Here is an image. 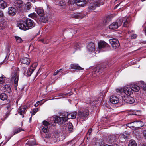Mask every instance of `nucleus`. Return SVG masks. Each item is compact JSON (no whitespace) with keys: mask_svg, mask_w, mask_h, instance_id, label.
I'll return each mask as SVG.
<instances>
[{"mask_svg":"<svg viewBox=\"0 0 146 146\" xmlns=\"http://www.w3.org/2000/svg\"><path fill=\"white\" fill-rule=\"evenodd\" d=\"M23 130H24L23 129L21 128H16L14 129V130L13 135H15V134H17Z\"/></svg>","mask_w":146,"mask_h":146,"instance_id":"28","label":"nucleus"},{"mask_svg":"<svg viewBox=\"0 0 146 146\" xmlns=\"http://www.w3.org/2000/svg\"><path fill=\"white\" fill-rule=\"evenodd\" d=\"M142 146H146L145 145H142Z\"/></svg>","mask_w":146,"mask_h":146,"instance_id":"64","label":"nucleus"},{"mask_svg":"<svg viewBox=\"0 0 146 146\" xmlns=\"http://www.w3.org/2000/svg\"><path fill=\"white\" fill-rule=\"evenodd\" d=\"M103 72V69L102 68H100L98 67L96 68L94 71L93 74V76L94 77H95L96 76H98Z\"/></svg>","mask_w":146,"mask_h":146,"instance_id":"12","label":"nucleus"},{"mask_svg":"<svg viewBox=\"0 0 146 146\" xmlns=\"http://www.w3.org/2000/svg\"><path fill=\"white\" fill-rule=\"evenodd\" d=\"M14 55L13 53H11L9 55L8 59L10 61H13L14 59Z\"/></svg>","mask_w":146,"mask_h":146,"instance_id":"33","label":"nucleus"},{"mask_svg":"<svg viewBox=\"0 0 146 146\" xmlns=\"http://www.w3.org/2000/svg\"><path fill=\"white\" fill-rule=\"evenodd\" d=\"M40 101L37 102L35 105V107H37L38 106V105L40 104Z\"/></svg>","mask_w":146,"mask_h":146,"instance_id":"56","label":"nucleus"},{"mask_svg":"<svg viewBox=\"0 0 146 146\" xmlns=\"http://www.w3.org/2000/svg\"><path fill=\"white\" fill-rule=\"evenodd\" d=\"M89 115L88 111H84L83 112H78V115L81 119H84V117L88 116Z\"/></svg>","mask_w":146,"mask_h":146,"instance_id":"17","label":"nucleus"},{"mask_svg":"<svg viewBox=\"0 0 146 146\" xmlns=\"http://www.w3.org/2000/svg\"><path fill=\"white\" fill-rule=\"evenodd\" d=\"M71 67L75 69L82 70L83 69L77 64H72L71 65Z\"/></svg>","mask_w":146,"mask_h":146,"instance_id":"24","label":"nucleus"},{"mask_svg":"<svg viewBox=\"0 0 146 146\" xmlns=\"http://www.w3.org/2000/svg\"><path fill=\"white\" fill-rule=\"evenodd\" d=\"M123 99L125 102L127 103L132 104L135 102L133 98L129 96H125L123 98Z\"/></svg>","mask_w":146,"mask_h":146,"instance_id":"8","label":"nucleus"},{"mask_svg":"<svg viewBox=\"0 0 146 146\" xmlns=\"http://www.w3.org/2000/svg\"><path fill=\"white\" fill-rule=\"evenodd\" d=\"M109 41L112 47L114 49H116L120 45L119 41L116 39H110L109 40Z\"/></svg>","mask_w":146,"mask_h":146,"instance_id":"5","label":"nucleus"},{"mask_svg":"<svg viewBox=\"0 0 146 146\" xmlns=\"http://www.w3.org/2000/svg\"><path fill=\"white\" fill-rule=\"evenodd\" d=\"M117 5H116V6H115V8H116L117 7Z\"/></svg>","mask_w":146,"mask_h":146,"instance_id":"63","label":"nucleus"},{"mask_svg":"<svg viewBox=\"0 0 146 146\" xmlns=\"http://www.w3.org/2000/svg\"><path fill=\"white\" fill-rule=\"evenodd\" d=\"M42 127H43L42 129V131L44 133H47L48 131V127L43 126Z\"/></svg>","mask_w":146,"mask_h":146,"instance_id":"35","label":"nucleus"},{"mask_svg":"<svg viewBox=\"0 0 146 146\" xmlns=\"http://www.w3.org/2000/svg\"><path fill=\"white\" fill-rule=\"evenodd\" d=\"M4 88L5 91L10 93L11 92V88L9 84H6L4 86Z\"/></svg>","mask_w":146,"mask_h":146,"instance_id":"25","label":"nucleus"},{"mask_svg":"<svg viewBox=\"0 0 146 146\" xmlns=\"http://www.w3.org/2000/svg\"><path fill=\"white\" fill-rule=\"evenodd\" d=\"M88 0H76L75 3L76 5L81 7L85 6L88 3Z\"/></svg>","mask_w":146,"mask_h":146,"instance_id":"7","label":"nucleus"},{"mask_svg":"<svg viewBox=\"0 0 146 146\" xmlns=\"http://www.w3.org/2000/svg\"><path fill=\"white\" fill-rule=\"evenodd\" d=\"M26 109V107L25 106L20 107L18 109V113L20 115H22L23 118L24 117V114L25 113V111Z\"/></svg>","mask_w":146,"mask_h":146,"instance_id":"14","label":"nucleus"},{"mask_svg":"<svg viewBox=\"0 0 146 146\" xmlns=\"http://www.w3.org/2000/svg\"><path fill=\"white\" fill-rule=\"evenodd\" d=\"M123 92L126 94V96L130 95L132 93L131 88H129L127 87H124L123 88Z\"/></svg>","mask_w":146,"mask_h":146,"instance_id":"13","label":"nucleus"},{"mask_svg":"<svg viewBox=\"0 0 146 146\" xmlns=\"http://www.w3.org/2000/svg\"><path fill=\"white\" fill-rule=\"evenodd\" d=\"M29 55L27 54H25L20 60L21 63L26 65H29L30 62Z\"/></svg>","mask_w":146,"mask_h":146,"instance_id":"4","label":"nucleus"},{"mask_svg":"<svg viewBox=\"0 0 146 146\" xmlns=\"http://www.w3.org/2000/svg\"><path fill=\"white\" fill-rule=\"evenodd\" d=\"M131 88L132 91L133 90L135 92H138L140 89L139 86L136 84H132L131 85Z\"/></svg>","mask_w":146,"mask_h":146,"instance_id":"22","label":"nucleus"},{"mask_svg":"<svg viewBox=\"0 0 146 146\" xmlns=\"http://www.w3.org/2000/svg\"><path fill=\"white\" fill-rule=\"evenodd\" d=\"M141 84H143V82H141ZM141 87L143 88L145 90H146V85L145 84H143L141 86Z\"/></svg>","mask_w":146,"mask_h":146,"instance_id":"49","label":"nucleus"},{"mask_svg":"<svg viewBox=\"0 0 146 146\" xmlns=\"http://www.w3.org/2000/svg\"><path fill=\"white\" fill-rule=\"evenodd\" d=\"M99 6V5L94 3L90 4L88 7L89 11L94 10L97 7Z\"/></svg>","mask_w":146,"mask_h":146,"instance_id":"21","label":"nucleus"},{"mask_svg":"<svg viewBox=\"0 0 146 146\" xmlns=\"http://www.w3.org/2000/svg\"><path fill=\"white\" fill-rule=\"evenodd\" d=\"M63 70H64L63 69H60L59 70H57L56 72L54 73L53 74V75L54 76H56V75H57L58 74L60 71H62Z\"/></svg>","mask_w":146,"mask_h":146,"instance_id":"44","label":"nucleus"},{"mask_svg":"<svg viewBox=\"0 0 146 146\" xmlns=\"http://www.w3.org/2000/svg\"><path fill=\"white\" fill-rule=\"evenodd\" d=\"M137 35L136 34H134L132 35L131 36V38L132 39H135L137 37Z\"/></svg>","mask_w":146,"mask_h":146,"instance_id":"48","label":"nucleus"},{"mask_svg":"<svg viewBox=\"0 0 146 146\" xmlns=\"http://www.w3.org/2000/svg\"><path fill=\"white\" fill-rule=\"evenodd\" d=\"M4 16L3 12L1 10H0V18Z\"/></svg>","mask_w":146,"mask_h":146,"instance_id":"51","label":"nucleus"},{"mask_svg":"<svg viewBox=\"0 0 146 146\" xmlns=\"http://www.w3.org/2000/svg\"><path fill=\"white\" fill-rule=\"evenodd\" d=\"M34 70V69H32L31 67L29 68L27 70L26 72L27 76H30L33 71Z\"/></svg>","mask_w":146,"mask_h":146,"instance_id":"27","label":"nucleus"},{"mask_svg":"<svg viewBox=\"0 0 146 146\" xmlns=\"http://www.w3.org/2000/svg\"><path fill=\"white\" fill-rule=\"evenodd\" d=\"M7 98V96L4 93H1L0 94V99L2 100H6Z\"/></svg>","mask_w":146,"mask_h":146,"instance_id":"26","label":"nucleus"},{"mask_svg":"<svg viewBox=\"0 0 146 146\" xmlns=\"http://www.w3.org/2000/svg\"><path fill=\"white\" fill-rule=\"evenodd\" d=\"M36 11L40 16L43 17L44 15L43 10L42 8L39 7L36 8Z\"/></svg>","mask_w":146,"mask_h":146,"instance_id":"19","label":"nucleus"},{"mask_svg":"<svg viewBox=\"0 0 146 146\" xmlns=\"http://www.w3.org/2000/svg\"><path fill=\"white\" fill-rule=\"evenodd\" d=\"M132 123H130L127 124V126L131 128L132 127Z\"/></svg>","mask_w":146,"mask_h":146,"instance_id":"55","label":"nucleus"},{"mask_svg":"<svg viewBox=\"0 0 146 146\" xmlns=\"http://www.w3.org/2000/svg\"><path fill=\"white\" fill-rule=\"evenodd\" d=\"M19 69L17 68H14L11 75V80L14 81V87L16 90L17 89L19 77Z\"/></svg>","mask_w":146,"mask_h":146,"instance_id":"1","label":"nucleus"},{"mask_svg":"<svg viewBox=\"0 0 146 146\" xmlns=\"http://www.w3.org/2000/svg\"><path fill=\"white\" fill-rule=\"evenodd\" d=\"M4 78H5V77H4ZM4 79V78L3 76L0 77V83L2 82L3 81V80Z\"/></svg>","mask_w":146,"mask_h":146,"instance_id":"54","label":"nucleus"},{"mask_svg":"<svg viewBox=\"0 0 146 146\" xmlns=\"http://www.w3.org/2000/svg\"><path fill=\"white\" fill-rule=\"evenodd\" d=\"M28 16L29 17L34 19V18H35L36 17L37 15L35 13H33L29 14Z\"/></svg>","mask_w":146,"mask_h":146,"instance_id":"36","label":"nucleus"},{"mask_svg":"<svg viewBox=\"0 0 146 146\" xmlns=\"http://www.w3.org/2000/svg\"><path fill=\"white\" fill-rule=\"evenodd\" d=\"M69 131L72 132L73 131V126L72 123L69 122L67 124Z\"/></svg>","mask_w":146,"mask_h":146,"instance_id":"29","label":"nucleus"},{"mask_svg":"<svg viewBox=\"0 0 146 146\" xmlns=\"http://www.w3.org/2000/svg\"><path fill=\"white\" fill-rule=\"evenodd\" d=\"M41 20L42 22L44 23H46L47 21V18L46 17H42Z\"/></svg>","mask_w":146,"mask_h":146,"instance_id":"43","label":"nucleus"},{"mask_svg":"<svg viewBox=\"0 0 146 146\" xmlns=\"http://www.w3.org/2000/svg\"><path fill=\"white\" fill-rule=\"evenodd\" d=\"M116 91L117 92L120 93L121 91V90L120 89H116Z\"/></svg>","mask_w":146,"mask_h":146,"instance_id":"57","label":"nucleus"},{"mask_svg":"<svg viewBox=\"0 0 146 146\" xmlns=\"http://www.w3.org/2000/svg\"><path fill=\"white\" fill-rule=\"evenodd\" d=\"M123 20L121 19H118L115 22H113L109 26L110 29H117L122 24Z\"/></svg>","mask_w":146,"mask_h":146,"instance_id":"2","label":"nucleus"},{"mask_svg":"<svg viewBox=\"0 0 146 146\" xmlns=\"http://www.w3.org/2000/svg\"><path fill=\"white\" fill-rule=\"evenodd\" d=\"M77 113L74 112L70 113L68 114L67 113H62V115L65 116V117L67 118V120L68 119H74L76 117Z\"/></svg>","mask_w":146,"mask_h":146,"instance_id":"6","label":"nucleus"},{"mask_svg":"<svg viewBox=\"0 0 146 146\" xmlns=\"http://www.w3.org/2000/svg\"><path fill=\"white\" fill-rule=\"evenodd\" d=\"M26 7L27 9H30L31 7V3L29 2L27 3L26 4Z\"/></svg>","mask_w":146,"mask_h":146,"instance_id":"37","label":"nucleus"},{"mask_svg":"<svg viewBox=\"0 0 146 146\" xmlns=\"http://www.w3.org/2000/svg\"><path fill=\"white\" fill-rule=\"evenodd\" d=\"M14 6L17 8H21L23 4V1L21 0H15L14 2Z\"/></svg>","mask_w":146,"mask_h":146,"instance_id":"18","label":"nucleus"},{"mask_svg":"<svg viewBox=\"0 0 146 146\" xmlns=\"http://www.w3.org/2000/svg\"><path fill=\"white\" fill-rule=\"evenodd\" d=\"M25 23L27 27V29H30L34 27V23L33 20L29 19H27L25 21Z\"/></svg>","mask_w":146,"mask_h":146,"instance_id":"10","label":"nucleus"},{"mask_svg":"<svg viewBox=\"0 0 146 146\" xmlns=\"http://www.w3.org/2000/svg\"><path fill=\"white\" fill-rule=\"evenodd\" d=\"M136 123L139 125L138 127H141L144 125L143 122L141 121H137Z\"/></svg>","mask_w":146,"mask_h":146,"instance_id":"39","label":"nucleus"},{"mask_svg":"<svg viewBox=\"0 0 146 146\" xmlns=\"http://www.w3.org/2000/svg\"><path fill=\"white\" fill-rule=\"evenodd\" d=\"M59 3L61 6H63L65 4V2L63 0H61L59 2Z\"/></svg>","mask_w":146,"mask_h":146,"instance_id":"45","label":"nucleus"},{"mask_svg":"<svg viewBox=\"0 0 146 146\" xmlns=\"http://www.w3.org/2000/svg\"><path fill=\"white\" fill-rule=\"evenodd\" d=\"M95 46L94 44L91 42L89 43L87 47V50L89 52H93L95 50Z\"/></svg>","mask_w":146,"mask_h":146,"instance_id":"11","label":"nucleus"},{"mask_svg":"<svg viewBox=\"0 0 146 146\" xmlns=\"http://www.w3.org/2000/svg\"><path fill=\"white\" fill-rule=\"evenodd\" d=\"M18 26L19 28L23 30H28L27 27V25L25 22L23 21H21L19 22L18 24Z\"/></svg>","mask_w":146,"mask_h":146,"instance_id":"9","label":"nucleus"},{"mask_svg":"<svg viewBox=\"0 0 146 146\" xmlns=\"http://www.w3.org/2000/svg\"><path fill=\"white\" fill-rule=\"evenodd\" d=\"M7 3L3 0L0 1V8L3 9L7 6Z\"/></svg>","mask_w":146,"mask_h":146,"instance_id":"23","label":"nucleus"},{"mask_svg":"<svg viewBox=\"0 0 146 146\" xmlns=\"http://www.w3.org/2000/svg\"><path fill=\"white\" fill-rule=\"evenodd\" d=\"M91 132H92V129H89V130L87 133V135L90 136Z\"/></svg>","mask_w":146,"mask_h":146,"instance_id":"50","label":"nucleus"},{"mask_svg":"<svg viewBox=\"0 0 146 146\" xmlns=\"http://www.w3.org/2000/svg\"><path fill=\"white\" fill-rule=\"evenodd\" d=\"M128 146H137V145L135 141L131 140L129 141Z\"/></svg>","mask_w":146,"mask_h":146,"instance_id":"31","label":"nucleus"},{"mask_svg":"<svg viewBox=\"0 0 146 146\" xmlns=\"http://www.w3.org/2000/svg\"><path fill=\"white\" fill-rule=\"evenodd\" d=\"M28 0L29 1H30L33 2H34L35 1V0Z\"/></svg>","mask_w":146,"mask_h":146,"instance_id":"61","label":"nucleus"},{"mask_svg":"<svg viewBox=\"0 0 146 146\" xmlns=\"http://www.w3.org/2000/svg\"><path fill=\"white\" fill-rule=\"evenodd\" d=\"M128 134L126 132L123 133L120 135V137L121 138L126 139L128 137Z\"/></svg>","mask_w":146,"mask_h":146,"instance_id":"34","label":"nucleus"},{"mask_svg":"<svg viewBox=\"0 0 146 146\" xmlns=\"http://www.w3.org/2000/svg\"><path fill=\"white\" fill-rule=\"evenodd\" d=\"M119 100L118 97L115 96H112L110 99V102L113 104H115L118 103Z\"/></svg>","mask_w":146,"mask_h":146,"instance_id":"15","label":"nucleus"},{"mask_svg":"<svg viewBox=\"0 0 146 146\" xmlns=\"http://www.w3.org/2000/svg\"><path fill=\"white\" fill-rule=\"evenodd\" d=\"M14 37L17 43H21L23 41V40L20 37L15 36Z\"/></svg>","mask_w":146,"mask_h":146,"instance_id":"32","label":"nucleus"},{"mask_svg":"<svg viewBox=\"0 0 146 146\" xmlns=\"http://www.w3.org/2000/svg\"><path fill=\"white\" fill-rule=\"evenodd\" d=\"M46 137L47 138H49L51 137L50 135L48 134H46Z\"/></svg>","mask_w":146,"mask_h":146,"instance_id":"59","label":"nucleus"},{"mask_svg":"<svg viewBox=\"0 0 146 146\" xmlns=\"http://www.w3.org/2000/svg\"><path fill=\"white\" fill-rule=\"evenodd\" d=\"M60 115L62 116V117H55L54 120V122L55 123L63 124L67 120V118L66 117H65V116H63L62 115V113Z\"/></svg>","mask_w":146,"mask_h":146,"instance_id":"3","label":"nucleus"},{"mask_svg":"<svg viewBox=\"0 0 146 146\" xmlns=\"http://www.w3.org/2000/svg\"><path fill=\"white\" fill-rule=\"evenodd\" d=\"M37 64L36 63L33 64L30 67H31V68H32L33 67H34L35 68H33V69H35V68L37 66Z\"/></svg>","mask_w":146,"mask_h":146,"instance_id":"52","label":"nucleus"},{"mask_svg":"<svg viewBox=\"0 0 146 146\" xmlns=\"http://www.w3.org/2000/svg\"><path fill=\"white\" fill-rule=\"evenodd\" d=\"M143 134L145 138L146 139V130H144L143 131Z\"/></svg>","mask_w":146,"mask_h":146,"instance_id":"53","label":"nucleus"},{"mask_svg":"<svg viewBox=\"0 0 146 146\" xmlns=\"http://www.w3.org/2000/svg\"><path fill=\"white\" fill-rule=\"evenodd\" d=\"M111 20L110 17V16H108L106 18V19L104 20V21L106 23H108Z\"/></svg>","mask_w":146,"mask_h":146,"instance_id":"42","label":"nucleus"},{"mask_svg":"<svg viewBox=\"0 0 146 146\" xmlns=\"http://www.w3.org/2000/svg\"><path fill=\"white\" fill-rule=\"evenodd\" d=\"M39 41H41L43 43H45V40H44V39H42L39 40Z\"/></svg>","mask_w":146,"mask_h":146,"instance_id":"58","label":"nucleus"},{"mask_svg":"<svg viewBox=\"0 0 146 146\" xmlns=\"http://www.w3.org/2000/svg\"><path fill=\"white\" fill-rule=\"evenodd\" d=\"M39 110V109L38 108H37L33 110L31 112V113L32 116L35 115L36 112L38 111Z\"/></svg>","mask_w":146,"mask_h":146,"instance_id":"38","label":"nucleus"},{"mask_svg":"<svg viewBox=\"0 0 146 146\" xmlns=\"http://www.w3.org/2000/svg\"><path fill=\"white\" fill-rule=\"evenodd\" d=\"M80 17L79 14L74 13L71 15V17L73 18H77Z\"/></svg>","mask_w":146,"mask_h":146,"instance_id":"40","label":"nucleus"},{"mask_svg":"<svg viewBox=\"0 0 146 146\" xmlns=\"http://www.w3.org/2000/svg\"><path fill=\"white\" fill-rule=\"evenodd\" d=\"M128 23L127 21L126 20L125 21L123 22V26L125 27H127V25Z\"/></svg>","mask_w":146,"mask_h":146,"instance_id":"47","label":"nucleus"},{"mask_svg":"<svg viewBox=\"0 0 146 146\" xmlns=\"http://www.w3.org/2000/svg\"><path fill=\"white\" fill-rule=\"evenodd\" d=\"M108 46V44L104 41H100L98 44V48L100 49Z\"/></svg>","mask_w":146,"mask_h":146,"instance_id":"20","label":"nucleus"},{"mask_svg":"<svg viewBox=\"0 0 146 146\" xmlns=\"http://www.w3.org/2000/svg\"><path fill=\"white\" fill-rule=\"evenodd\" d=\"M36 144V141L34 140H29L26 143V145H34Z\"/></svg>","mask_w":146,"mask_h":146,"instance_id":"30","label":"nucleus"},{"mask_svg":"<svg viewBox=\"0 0 146 146\" xmlns=\"http://www.w3.org/2000/svg\"><path fill=\"white\" fill-rule=\"evenodd\" d=\"M103 146H113L112 145H107V144H105V145H103Z\"/></svg>","mask_w":146,"mask_h":146,"instance_id":"60","label":"nucleus"},{"mask_svg":"<svg viewBox=\"0 0 146 146\" xmlns=\"http://www.w3.org/2000/svg\"><path fill=\"white\" fill-rule=\"evenodd\" d=\"M43 123L44 127H48L49 125V123L46 121L44 120L43 121Z\"/></svg>","mask_w":146,"mask_h":146,"instance_id":"41","label":"nucleus"},{"mask_svg":"<svg viewBox=\"0 0 146 146\" xmlns=\"http://www.w3.org/2000/svg\"><path fill=\"white\" fill-rule=\"evenodd\" d=\"M6 27V25H4L2 23H1L0 24V27H1V28L0 29H4Z\"/></svg>","mask_w":146,"mask_h":146,"instance_id":"46","label":"nucleus"},{"mask_svg":"<svg viewBox=\"0 0 146 146\" xmlns=\"http://www.w3.org/2000/svg\"><path fill=\"white\" fill-rule=\"evenodd\" d=\"M17 12L16 9L13 7H10L8 8V14L10 16L15 15Z\"/></svg>","mask_w":146,"mask_h":146,"instance_id":"16","label":"nucleus"},{"mask_svg":"<svg viewBox=\"0 0 146 146\" xmlns=\"http://www.w3.org/2000/svg\"><path fill=\"white\" fill-rule=\"evenodd\" d=\"M31 119H32V117H31L29 119L30 122H31Z\"/></svg>","mask_w":146,"mask_h":146,"instance_id":"62","label":"nucleus"}]
</instances>
